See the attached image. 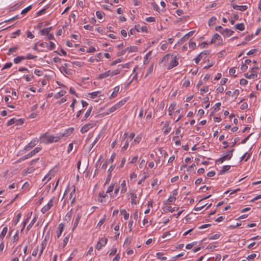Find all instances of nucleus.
I'll return each mask as SVG.
<instances>
[{"label":"nucleus","instance_id":"nucleus-1","mask_svg":"<svg viewBox=\"0 0 261 261\" xmlns=\"http://www.w3.org/2000/svg\"><path fill=\"white\" fill-rule=\"evenodd\" d=\"M65 137H68L67 133H60L57 134L56 136L50 135L47 133H45L40 137L39 140L40 142L43 143L45 144H48L57 142Z\"/></svg>","mask_w":261,"mask_h":261},{"label":"nucleus","instance_id":"nucleus-2","mask_svg":"<svg viewBox=\"0 0 261 261\" xmlns=\"http://www.w3.org/2000/svg\"><path fill=\"white\" fill-rule=\"evenodd\" d=\"M234 151V149H232L227 151V153L221 158L218 159L216 160V163H219L220 164H222L223 162L226 160H230L232 156V153Z\"/></svg>","mask_w":261,"mask_h":261},{"label":"nucleus","instance_id":"nucleus-3","mask_svg":"<svg viewBox=\"0 0 261 261\" xmlns=\"http://www.w3.org/2000/svg\"><path fill=\"white\" fill-rule=\"evenodd\" d=\"M41 147H36L34 150L29 152L27 154H25V155L21 157V158L20 159L18 162H19V161L20 160L23 161L29 158H30L31 157L35 155L36 153L39 152L41 150Z\"/></svg>","mask_w":261,"mask_h":261},{"label":"nucleus","instance_id":"nucleus-4","mask_svg":"<svg viewBox=\"0 0 261 261\" xmlns=\"http://www.w3.org/2000/svg\"><path fill=\"white\" fill-rule=\"evenodd\" d=\"M96 125L95 121H91L90 123L85 124L80 130L82 134L87 132L90 129L93 128Z\"/></svg>","mask_w":261,"mask_h":261},{"label":"nucleus","instance_id":"nucleus-5","mask_svg":"<svg viewBox=\"0 0 261 261\" xmlns=\"http://www.w3.org/2000/svg\"><path fill=\"white\" fill-rule=\"evenodd\" d=\"M126 102V99H122L121 100L119 101L109 109V112L112 113L114 112L115 111H116V110L123 106Z\"/></svg>","mask_w":261,"mask_h":261},{"label":"nucleus","instance_id":"nucleus-6","mask_svg":"<svg viewBox=\"0 0 261 261\" xmlns=\"http://www.w3.org/2000/svg\"><path fill=\"white\" fill-rule=\"evenodd\" d=\"M178 65V62L176 56L173 55L171 57V59L170 61V63L168 66L167 69L170 70L174 67L177 66Z\"/></svg>","mask_w":261,"mask_h":261},{"label":"nucleus","instance_id":"nucleus-7","mask_svg":"<svg viewBox=\"0 0 261 261\" xmlns=\"http://www.w3.org/2000/svg\"><path fill=\"white\" fill-rule=\"evenodd\" d=\"M23 123V120L22 119L13 118L7 122V125L9 126L13 124H16V125H21Z\"/></svg>","mask_w":261,"mask_h":261},{"label":"nucleus","instance_id":"nucleus-8","mask_svg":"<svg viewBox=\"0 0 261 261\" xmlns=\"http://www.w3.org/2000/svg\"><path fill=\"white\" fill-rule=\"evenodd\" d=\"M53 205V199H51L48 202L44 205L41 209V212L42 213L44 214L46 212H47L51 208V207Z\"/></svg>","mask_w":261,"mask_h":261},{"label":"nucleus","instance_id":"nucleus-9","mask_svg":"<svg viewBox=\"0 0 261 261\" xmlns=\"http://www.w3.org/2000/svg\"><path fill=\"white\" fill-rule=\"evenodd\" d=\"M108 239L105 238H101L97 243L96 248L100 250L102 247L104 246L107 243Z\"/></svg>","mask_w":261,"mask_h":261},{"label":"nucleus","instance_id":"nucleus-10","mask_svg":"<svg viewBox=\"0 0 261 261\" xmlns=\"http://www.w3.org/2000/svg\"><path fill=\"white\" fill-rule=\"evenodd\" d=\"M217 41H218L219 44H220L222 42V37L218 34H215L212 37L211 42H210V44H212L214 42H216Z\"/></svg>","mask_w":261,"mask_h":261},{"label":"nucleus","instance_id":"nucleus-11","mask_svg":"<svg viewBox=\"0 0 261 261\" xmlns=\"http://www.w3.org/2000/svg\"><path fill=\"white\" fill-rule=\"evenodd\" d=\"M115 167L113 166H111L108 170V175L107 176L106 180L104 184V186H106L107 184H108L111 180L112 176V172L114 169Z\"/></svg>","mask_w":261,"mask_h":261},{"label":"nucleus","instance_id":"nucleus-12","mask_svg":"<svg viewBox=\"0 0 261 261\" xmlns=\"http://www.w3.org/2000/svg\"><path fill=\"white\" fill-rule=\"evenodd\" d=\"M172 56L173 55L169 54H167L163 58L162 60L160 61V63L163 64V66H165L166 65V63L170 62Z\"/></svg>","mask_w":261,"mask_h":261},{"label":"nucleus","instance_id":"nucleus-13","mask_svg":"<svg viewBox=\"0 0 261 261\" xmlns=\"http://www.w3.org/2000/svg\"><path fill=\"white\" fill-rule=\"evenodd\" d=\"M82 214L80 213H77L76 215V218L74 222L73 226L72 227V231H73L78 226L79 221L81 218Z\"/></svg>","mask_w":261,"mask_h":261},{"label":"nucleus","instance_id":"nucleus-14","mask_svg":"<svg viewBox=\"0 0 261 261\" xmlns=\"http://www.w3.org/2000/svg\"><path fill=\"white\" fill-rule=\"evenodd\" d=\"M46 244H47V242H46V240H44L41 244L40 249L39 256H38L39 258H40V256H41V255L42 254L43 250H44V249L45 248V247L46 246Z\"/></svg>","mask_w":261,"mask_h":261},{"label":"nucleus","instance_id":"nucleus-15","mask_svg":"<svg viewBox=\"0 0 261 261\" xmlns=\"http://www.w3.org/2000/svg\"><path fill=\"white\" fill-rule=\"evenodd\" d=\"M232 7L234 9H237L241 11H244L247 9L246 5L239 6L236 4H232Z\"/></svg>","mask_w":261,"mask_h":261},{"label":"nucleus","instance_id":"nucleus-16","mask_svg":"<svg viewBox=\"0 0 261 261\" xmlns=\"http://www.w3.org/2000/svg\"><path fill=\"white\" fill-rule=\"evenodd\" d=\"M203 199H201L199 200V202L197 204L196 206L195 207L194 210L196 211H198L201 210L202 208H203L205 206L207 205L206 203H201Z\"/></svg>","mask_w":261,"mask_h":261},{"label":"nucleus","instance_id":"nucleus-17","mask_svg":"<svg viewBox=\"0 0 261 261\" xmlns=\"http://www.w3.org/2000/svg\"><path fill=\"white\" fill-rule=\"evenodd\" d=\"M64 227V224H63V223H60L58 227V230L57 231V236L58 238L61 236V235L63 231Z\"/></svg>","mask_w":261,"mask_h":261},{"label":"nucleus","instance_id":"nucleus-18","mask_svg":"<svg viewBox=\"0 0 261 261\" xmlns=\"http://www.w3.org/2000/svg\"><path fill=\"white\" fill-rule=\"evenodd\" d=\"M194 33V31H192L186 34L184 37L180 39V41L181 42H185L189 38L192 36Z\"/></svg>","mask_w":261,"mask_h":261},{"label":"nucleus","instance_id":"nucleus-19","mask_svg":"<svg viewBox=\"0 0 261 261\" xmlns=\"http://www.w3.org/2000/svg\"><path fill=\"white\" fill-rule=\"evenodd\" d=\"M130 198H131V203L133 204H137L138 203V201L137 200V195L134 193H130Z\"/></svg>","mask_w":261,"mask_h":261},{"label":"nucleus","instance_id":"nucleus-20","mask_svg":"<svg viewBox=\"0 0 261 261\" xmlns=\"http://www.w3.org/2000/svg\"><path fill=\"white\" fill-rule=\"evenodd\" d=\"M234 32L230 29H225L223 31L222 35L224 36H230L233 34Z\"/></svg>","mask_w":261,"mask_h":261},{"label":"nucleus","instance_id":"nucleus-21","mask_svg":"<svg viewBox=\"0 0 261 261\" xmlns=\"http://www.w3.org/2000/svg\"><path fill=\"white\" fill-rule=\"evenodd\" d=\"M36 145V140L32 141L29 144L25 146L24 150L28 151Z\"/></svg>","mask_w":261,"mask_h":261},{"label":"nucleus","instance_id":"nucleus-22","mask_svg":"<svg viewBox=\"0 0 261 261\" xmlns=\"http://www.w3.org/2000/svg\"><path fill=\"white\" fill-rule=\"evenodd\" d=\"M111 71L109 70L102 73H101L98 76V79H102L110 76Z\"/></svg>","mask_w":261,"mask_h":261},{"label":"nucleus","instance_id":"nucleus-23","mask_svg":"<svg viewBox=\"0 0 261 261\" xmlns=\"http://www.w3.org/2000/svg\"><path fill=\"white\" fill-rule=\"evenodd\" d=\"M244 76L247 79H255V78H256L257 77V73H252V72H251L250 74H249L248 73H245L244 74Z\"/></svg>","mask_w":261,"mask_h":261},{"label":"nucleus","instance_id":"nucleus-24","mask_svg":"<svg viewBox=\"0 0 261 261\" xmlns=\"http://www.w3.org/2000/svg\"><path fill=\"white\" fill-rule=\"evenodd\" d=\"M125 50L129 53L136 52L138 51V47L135 46H132L129 47L125 48Z\"/></svg>","mask_w":261,"mask_h":261},{"label":"nucleus","instance_id":"nucleus-25","mask_svg":"<svg viewBox=\"0 0 261 261\" xmlns=\"http://www.w3.org/2000/svg\"><path fill=\"white\" fill-rule=\"evenodd\" d=\"M92 107H91L88 109V110L86 112L84 118L82 119V121H85L90 116V115L91 114V113L92 112Z\"/></svg>","mask_w":261,"mask_h":261},{"label":"nucleus","instance_id":"nucleus-26","mask_svg":"<svg viewBox=\"0 0 261 261\" xmlns=\"http://www.w3.org/2000/svg\"><path fill=\"white\" fill-rule=\"evenodd\" d=\"M234 28L236 29L242 31L245 30V26L244 23H237L234 25Z\"/></svg>","mask_w":261,"mask_h":261},{"label":"nucleus","instance_id":"nucleus-27","mask_svg":"<svg viewBox=\"0 0 261 261\" xmlns=\"http://www.w3.org/2000/svg\"><path fill=\"white\" fill-rule=\"evenodd\" d=\"M66 93V91L62 90L55 95V98L56 99H59V98L64 96Z\"/></svg>","mask_w":261,"mask_h":261},{"label":"nucleus","instance_id":"nucleus-28","mask_svg":"<svg viewBox=\"0 0 261 261\" xmlns=\"http://www.w3.org/2000/svg\"><path fill=\"white\" fill-rule=\"evenodd\" d=\"M36 220H37V217H35L31 221V222H30V223L28 225V226H27V231H29L30 230V229L32 228V227L33 226V225L34 224V223L36 222Z\"/></svg>","mask_w":261,"mask_h":261},{"label":"nucleus","instance_id":"nucleus-29","mask_svg":"<svg viewBox=\"0 0 261 261\" xmlns=\"http://www.w3.org/2000/svg\"><path fill=\"white\" fill-rule=\"evenodd\" d=\"M135 29L136 31L140 32H145L146 31V28L145 27H140L139 25H136L135 26Z\"/></svg>","mask_w":261,"mask_h":261},{"label":"nucleus","instance_id":"nucleus-30","mask_svg":"<svg viewBox=\"0 0 261 261\" xmlns=\"http://www.w3.org/2000/svg\"><path fill=\"white\" fill-rule=\"evenodd\" d=\"M121 193H124L127 190L125 180H124L122 181V182L121 184Z\"/></svg>","mask_w":261,"mask_h":261},{"label":"nucleus","instance_id":"nucleus-31","mask_svg":"<svg viewBox=\"0 0 261 261\" xmlns=\"http://www.w3.org/2000/svg\"><path fill=\"white\" fill-rule=\"evenodd\" d=\"M75 187H74L73 190L71 191V192L70 194L69 195V198L71 200V203H73L75 201V196H74V195L75 194Z\"/></svg>","mask_w":261,"mask_h":261},{"label":"nucleus","instance_id":"nucleus-32","mask_svg":"<svg viewBox=\"0 0 261 261\" xmlns=\"http://www.w3.org/2000/svg\"><path fill=\"white\" fill-rule=\"evenodd\" d=\"M230 168V166L225 165L222 168V169L220 171L219 174H222L225 173L227 171L229 170Z\"/></svg>","mask_w":261,"mask_h":261},{"label":"nucleus","instance_id":"nucleus-33","mask_svg":"<svg viewBox=\"0 0 261 261\" xmlns=\"http://www.w3.org/2000/svg\"><path fill=\"white\" fill-rule=\"evenodd\" d=\"M23 60H24V56H18L14 59V62L15 64H18Z\"/></svg>","mask_w":261,"mask_h":261},{"label":"nucleus","instance_id":"nucleus-34","mask_svg":"<svg viewBox=\"0 0 261 261\" xmlns=\"http://www.w3.org/2000/svg\"><path fill=\"white\" fill-rule=\"evenodd\" d=\"M120 213L121 215L124 216V218L125 220H127L129 218V214L127 213L125 210L123 209L120 211Z\"/></svg>","mask_w":261,"mask_h":261},{"label":"nucleus","instance_id":"nucleus-35","mask_svg":"<svg viewBox=\"0 0 261 261\" xmlns=\"http://www.w3.org/2000/svg\"><path fill=\"white\" fill-rule=\"evenodd\" d=\"M119 88L118 86L116 87L114 89V91L112 92L111 97H115L117 96L118 92H119Z\"/></svg>","mask_w":261,"mask_h":261},{"label":"nucleus","instance_id":"nucleus-36","mask_svg":"<svg viewBox=\"0 0 261 261\" xmlns=\"http://www.w3.org/2000/svg\"><path fill=\"white\" fill-rule=\"evenodd\" d=\"M217 18L215 16L212 17L208 20V24L210 26L213 25L215 23Z\"/></svg>","mask_w":261,"mask_h":261},{"label":"nucleus","instance_id":"nucleus-37","mask_svg":"<svg viewBox=\"0 0 261 261\" xmlns=\"http://www.w3.org/2000/svg\"><path fill=\"white\" fill-rule=\"evenodd\" d=\"M100 93V91H95V92H93L92 93H89V95H90V98H94L98 96V94Z\"/></svg>","mask_w":261,"mask_h":261},{"label":"nucleus","instance_id":"nucleus-38","mask_svg":"<svg viewBox=\"0 0 261 261\" xmlns=\"http://www.w3.org/2000/svg\"><path fill=\"white\" fill-rule=\"evenodd\" d=\"M8 231L7 227H5L3 228L2 231L0 234V237L2 238H4L5 235L6 234Z\"/></svg>","mask_w":261,"mask_h":261},{"label":"nucleus","instance_id":"nucleus-39","mask_svg":"<svg viewBox=\"0 0 261 261\" xmlns=\"http://www.w3.org/2000/svg\"><path fill=\"white\" fill-rule=\"evenodd\" d=\"M19 47L18 46H15L12 47H11L9 49V52L8 53V55H10L11 53L15 52L18 49Z\"/></svg>","mask_w":261,"mask_h":261},{"label":"nucleus","instance_id":"nucleus-40","mask_svg":"<svg viewBox=\"0 0 261 261\" xmlns=\"http://www.w3.org/2000/svg\"><path fill=\"white\" fill-rule=\"evenodd\" d=\"M56 47V45L53 42L50 41L49 42V45L48 44L47 45V48L49 50H52L54 49Z\"/></svg>","mask_w":261,"mask_h":261},{"label":"nucleus","instance_id":"nucleus-41","mask_svg":"<svg viewBox=\"0 0 261 261\" xmlns=\"http://www.w3.org/2000/svg\"><path fill=\"white\" fill-rule=\"evenodd\" d=\"M176 105L175 103H171L168 109L169 115H172V111L174 109Z\"/></svg>","mask_w":261,"mask_h":261},{"label":"nucleus","instance_id":"nucleus-42","mask_svg":"<svg viewBox=\"0 0 261 261\" xmlns=\"http://www.w3.org/2000/svg\"><path fill=\"white\" fill-rule=\"evenodd\" d=\"M203 54L207 56L208 54V51L207 50L202 51L198 56L197 58L201 60L203 58Z\"/></svg>","mask_w":261,"mask_h":261},{"label":"nucleus","instance_id":"nucleus-43","mask_svg":"<svg viewBox=\"0 0 261 261\" xmlns=\"http://www.w3.org/2000/svg\"><path fill=\"white\" fill-rule=\"evenodd\" d=\"M203 54L207 56L208 54V51L207 50L202 51L198 56L197 58L201 60L203 58Z\"/></svg>","mask_w":261,"mask_h":261},{"label":"nucleus","instance_id":"nucleus-44","mask_svg":"<svg viewBox=\"0 0 261 261\" xmlns=\"http://www.w3.org/2000/svg\"><path fill=\"white\" fill-rule=\"evenodd\" d=\"M21 217V213H18L17 214V215L16 216L15 219L14 220V225H16L18 223Z\"/></svg>","mask_w":261,"mask_h":261},{"label":"nucleus","instance_id":"nucleus-45","mask_svg":"<svg viewBox=\"0 0 261 261\" xmlns=\"http://www.w3.org/2000/svg\"><path fill=\"white\" fill-rule=\"evenodd\" d=\"M32 9V6H29L23 10L21 11V14H25L28 13Z\"/></svg>","mask_w":261,"mask_h":261},{"label":"nucleus","instance_id":"nucleus-46","mask_svg":"<svg viewBox=\"0 0 261 261\" xmlns=\"http://www.w3.org/2000/svg\"><path fill=\"white\" fill-rule=\"evenodd\" d=\"M176 198L174 196H170L167 200V202L169 203H172L175 201Z\"/></svg>","mask_w":261,"mask_h":261},{"label":"nucleus","instance_id":"nucleus-47","mask_svg":"<svg viewBox=\"0 0 261 261\" xmlns=\"http://www.w3.org/2000/svg\"><path fill=\"white\" fill-rule=\"evenodd\" d=\"M103 14L104 13L102 11H98L96 12V15L98 19H102Z\"/></svg>","mask_w":261,"mask_h":261},{"label":"nucleus","instance_id":"nucleus-48","mask_svg":"<svg viewBox=\"0 0 261 261\" xmlns=\"http://www.w3.org/2000/svg\"><path fill=\"white\" fill-rule=\"evenodd\" d=\"M71 216H72V213L70 212H68L65 217V220L66 221H69L71 218Z\"/></svg>","mask_w":261,"mask_h":261},{"label":"nucleus","instance_id":"nucleus-49","mask_svg":"<svg viewBox=\"0 0 261 261\" xmlns=\"http://www.w3.org/2000/svg\"><path fill=\"white\" fill-rule=\"evenodd\" d=\"M34 77V76L31 74H27L24 76L25 80L27 82H30L32 81L33 78Z\"/></svg>","mask_w":261,"mask_h":261},{"label":"nucleus","instance_id":"nucleus-50","mask_svg":"<svg viewBox=\"0 0 261 261\" xmlns=\"http://www.w3.org/2000/svg\"><path fill=\"white\" fill-rule=\"evenodd\" d=\"M34 73L37 76H40L43 75V72L42 70L39 69H35L34 70Z\"/></svg>","mask_w":261,"mask_h":261},{"label":"nucleus","instance_id":"nucleus-51","mask_svg":"<svg viewBox=\"0 0 261 261\" xmlns=\"http://www.w3.org/2000/svg\"><path fill=\"white\" fill-rule=\"evenodd\" d=\"M153 69V65L152 64L147 69L146 74L145 75V77L147 76L148 74H149L150 73H151L152 72Z\"/></svg>","mask_w":261,"mask_h":261},{"label":"nucleus","instance_id":"nucleus-52","mask_svg":"<svg viewBox=\"0 0 261 261\" xmlns=\"http://www.w3.org/2000/svg\"><path fill=\"white\" fill-rule=\"evenodd\" d=\"M40 34L42 35H48L49 34V32L46 29V28L42 29L40 31Z\"/></svg>","mask_w":261,"mask_h":261},{"label":"nucleus","instance_id":"nucleus-53","mask_svg":"<svg viewBox=\"0 0 261 261\" xmlns=\"http://www.w3.org/2000/svg\"><path fill=\"white\" fill-rule=\"evenodd\" d=\"M120 72V70L117 69L114 71H111V74L110 76H113L114 75H117L119 74Z\"/></svg>","mask_w":261,"mask_h":261},{"label":"nucleus","instance_id":"nucleus-54","mask_svg":"<svg viewBox=\"0 0 261 261\" xmlns=\"http://www.w3.org/2000/svg\"><path fill=\"white\" fill-rule=\"evenodd\" d=\"M189 47L191 48L192 50L195 49L196 47V43L195 42H190Z\"/></svg>","mask_w":261,"mask_h":261},{"label":"nucleus","instance_id":"nucleus-55","mask_svg":"<svg viewBox=\"0 0 261 261\" xmlns=\"http://www.w3.org/2000/svg\"><path fill=\"white\" fill-rule=\"evenodd\" d=\"M114 184L111 185L108 188V189L106 191V193H110L111 192H112L114 190Z\"/></svg>","mask_w":261,"mask_h":261},{"label":"nucleus","instance_id":"nucleus-56","mask_svg":"<svg viewBox=\"0 0 261 261\" xmlns=\"http://www.w3.org/2000/svg\"><path fill=\"white\" fill-rule=\"evenodd\" d=\"M12 66V63L11 62L7 63L2 68V70H4L5 69H8L10 68Z\"/></svg>","mask_w":261,"mask_h":261},{"label":"nucleus","instance_id":"nucleus-57","mask_svg":"<svg viewBox=\"0 0 261 261\" xmlns=\"http://www.w3.org/2000/svg\"><path fill=\"white\" fill-rule=\"evenodd\" d=\"M108 196L106 194H101V193H100L99 194V199H98V201L100 202H103V198H105L106 197Z\"/></svg>","mask_w":261,"mask_h":261},{"label":"nucleus","instance_id":"nucleus-58","mask_svg":"<svg viewBox=\"0 0 261 261\" xmlns=\"http://www.w3.org/2000/svg\"><path fill=\"white\" fill-rule=\"evenodd\" d=\"M30 219V216H28L27 218L24 220V221H23V226H22V229H21V231H22L24 229V228L25 227L26 224H27V223L28 222L29 219Z\"/></svg>","mask_w":261,"mask_h":261},{"label":"nucleus","instance_id":"nucleus-59","mask_svg":"<svg viewBox=\"0 0 261 261\" xmlns=\"http://www.w3.org/2000/svg\"><path fill=\"white\" fill-rule=\"evenodd\" d=\"M30 219V216H28L27 218L24 220V221H23V226H22V229H21V231H22L24 229V228L25 227L26 224H27V223L28 222L29 219Z\"/></svg>","mask_w":261,"mask_h":261},{"label":"nucleus","instance_id":"nucleus-60","mask_svg":"<svg viewBox=\"0 0 261 261\" xmlns=\"http://www.w3.org/2000/svg\"><path fill=\"white\" fill-rule=\"evenodd\" d=\"M37 58L36 56H33L30 54H28L26 57H24V59H34Z\"/></svg>","mask_w":261,"mask_h":261},{"label":"nucleus","instance_id":"nucleus-61","mask_svg":"<svg viewBox=\"0 0 261 261\" xmlns=\"http://www.w3.org/2000/svg\"><path fill=\"white\" fill-rule=\"evenodd\" d=\"M221 105V104L220 102L216 103L214 107H213L214 111H216L217 110H219L220 109Z\"/></svg>","mask_w":261,"mask_h":261},{"label":"nucleus","instance_id":"nucleus-62","mask_svg":"<svg viewBox=\"0 0 261 261\" xmlns=\"http://www.w3.org/2000/svg\"><path fill=\"white\" fill-rule=\"evenodd\" d=\"M216 31L219 32L222 34L223 31L224 30L221 26H217L215 28Z\"/></svg>","mask_w":261,"mask_h":261},{"label":"nucleus","instance_id":"nucleus-63","mask_svg":"<svg viewBox=\"0 0 261 261\" xmlns=\"http://www.w3.org/2000/svg\"><path fill=\"white\" fill-rule=\"evenodd\" d=\"M146 21L147 22H154L155 21V18L154 17H149L146 18Z\"/></svg>","mask_w":261,"mask_h":261},{"label":"nucleus","instance_id":"nucleus-64","mask_svg":"<svg viewBox=\"0 0 261 261\" xmlns=\"http://www.w3.org/2000/svg\"><path fill=\"white\" fill-rule=\"evenodd\" d=\"M240 93V91L238 89H236L233 92V94L232 95V96H234L235 98H237V97L239 95Z\"/></svg>","mask_w":261,"mask_h":261}]
</instances>
